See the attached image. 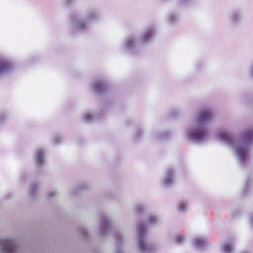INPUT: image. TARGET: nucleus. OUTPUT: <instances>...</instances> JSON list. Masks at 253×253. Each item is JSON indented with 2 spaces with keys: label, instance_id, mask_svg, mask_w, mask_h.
<instances>
[{
  "label": "nucleus",
  "instance_id": "nucleus-6",
  "mask_svg": "<svg viewBox=\"0 0 253 253\" xmlns=\"http://www.w3.org/2000/svg\"><path fill=\"white\" fill-rule=\"evenodd\" d=\"M10 68L9 63L0 60V74L5 73Z\"/></svg>",
  "mask_w": 253,
  "mask_h": 253
},
{
  "label": "nucleus",
  "instance_id": "nucleus-14",
  "mask_svg": "<svg viewBox=\"0 0 253 253\" xmlns=\"http://www.w3.org/2000/svg\"><path fill=\"white\" fill-rule=\"evenodd\" d=\"M177 207H178L179 211H183L185 209V208L186 207V205L184 203L180 202L178 203Z\"/></svg>",
  "mask_w": 253,
  "mask_h": 253
},
{
  "label": "nucleus",
  "instance_id": "nucleus-5",
  "mask_svg": "<svg viewBox=\"0 0 253 253\" xmlns=\"http://www.w3.org/2000/svg\"><path fill=\"white\" fill-rule=\"evenodd\" d=\"M237 152H238L240 159L244 161L247 156V150L246 147L243 146H240L236 148Z\"/></svg>",
  "mask_w": 253,
  "mask_h": 253
},
{
  "label": "nucleus",
  "instance_id": "nucleus-9",
  "mask_svg": "<svg viewBox=\"0 0 253 253\" xmlns=\"http://www.w3.org/2000/svg\"><path fill=\"white\" fill-rule=\"evenodd\" d=\"M243 138L245 140L250 141L253 139V130L246 131L244 135Z\"/></svg>",
  "mask_w": 253,
  "mask_h": 253
},
{
  "label": "nucleus",
  "instance_id": "nucleus-20",
  "mask_svg": "<svg viewBox=\"0 0 253 253\" xmlns=\"http://www.w3.org/2000/svg\"><path fill=\"white\" fill-rule=\"evenodd\" d=\"M85 26V24L84 23H82L81 24V27H82V28H84Z\"/></svg>",
  "mask_w": 253,
  "mask_h": 253
},
{
  "label": "nucleus",
  "instance_id": "nucleus-18",
  "mask_svg": "<svg viewBox=\"0 0 253 253\" xmlns=\"http://www.w3.org/2000/svg\"><path fill=\"white\" fill-rule=\"evenodd\" d=\"M91 116L89 115H86L85 116V118L86 120H89L91 118Z\"/></svg>",
  "mask_w": 253,
  "mask_h": 253
},
{
  "label": "nucleus",
  "instance_id": "nucleus-13",
  "mask_svg": "<svg viewBox=\"0 0 253 253\" xmlns=\"http://www.w3.org/2000/svg\"><path fill=\"white\" fill-rule=\"evenodd\" d=\"M195 243L197 246H202L204 244V242L202 239L198 238L195 240Z\"/></svg>",
  "mask_w": 253,
  "mask_h": 253
},
{
  "label": "nucleus",
  "instance_id": "nucleus-19",
  "mask_svg": "<svg viewBox=\"0 0 253 253\" xmlns=\"http://www.w3.org/2000/svg\"><path fill=\"white\" fill-rule=\"evenodd\" d=\"M141 211V208L140 207H137L136 208V211L137 212H139Z\"/></svg>",
  "mask_w": 253,
  "mask_h": 253
},
{
  "label": "nucleus",
  "instance_id": "nucleus-1",
  "mask_svg": "<svg viewBox=\"0 0 253 253\" xmlns=\"http://www.w3.org/2000/svg\"><path fill=\"white\" fill-rule=\"evenodd\" d=\"M207 132L204 130L203 126H200L199 128L194 130L190 135L194 140H200L203 139L207 135Z\"/></svg>",
  "mask_w": 253,
  "mask_h": 253
},
{
  "label": "nucleus",
  "instance_id": "nucleus-12",
  "mask_svg": "<svg viewBox=\"0 0 253 253\" xmlns=\"http://www.w3.org/2000/svg\"><path fill=\"white\" fill-rule=\"evenodd\" d=\"M220 138L221 139L224 140V141H227L229 139V135L228 134L226 133H222L220 134Z\"/></svg>",
  "mask_w": 253,
  "mask_h": 253
},
{
  "label": "nucleus",
  "instance_id": "nucleus-16",
  "mask_svg": "<svg viewBox=\"0 0 253 253\" xmlns=\"http://www.w3.org/2000/svg\"><path fill=\"white\" fill-rule=\"evenodd\" d=\"M156 221V218L154 217L151 216L149 218V221L150 223H153Z\"/></svg>",
  "mask_w": 253,
  "mask_h": 253
},
{
  "label": "nucleus",
  "instance_id": "nucleus-8",
  "mask_svg": "<svg viewBox=\"0 0 253 253\" xmlns=\"http://www.w3.org/2000/svg\"><path fill=\"white\" fill-rule=\"evenodd\" d=\"M139 246L140 250L143 252H147L150 250V247L146 244L144 241L141 238L139 241Z\"/></svg>",
  "mask_w": 253,
  "mask_h": 253
},
{
  "label": "nucleus",
  "instance_id": "nucleus-3",
  "mask_svg": "<svg viewBox=\"0 0 253 253\" xmlns=\"http://www.w3.org/2000/svg\"><path fill=\"white\" fill-rule=\"evenodd\" d=\"M212 117L211 113L208 110H202L198 116V122L203 124L209 120Z\"/></svg>",
  "mask_w": 253,
  "mask_h": 253
},
{
  "label": "nucleus",
  "instance_id": "nucleus-10",
  "mask_svg": "<svg viewBox=\"0 0 253 253\" xmlns=\"http://www.w3.org/2000/svg\"><path fill=\"white\" fill-rule=\"evenodd\" d=\"M232 250L231 245L230 244H225L223 246V251L225 253H230Z\"/></svg>",
  "mask_w": 253,
  "mask_h": 253
},
{
  "label": "nucleus",
  "instance_id": "nucleus-4",
  "mask_svg": "<svg viewBox=\"0 0 253 253\" xmlns=\"http://www.w3.org/2000/svg\"><path fill=\"white\" fill-rule=\"evenodd\" d=\"M173 180V172L171 169L168 170L164 180V183L166 185L170 184Z\"/></svg>",
  "mask_w": 253,
  "mask_h": 253
},
{
  "label": "nucleus",
  "instance_id": "nucleus-15",
  "mask_svg": "<svg viewBox=\"0 0 253 253\" xmlns=\"http://www.w3.org/2000/svg\"><path fill=\"white\" fill-rule=\"evenodd\" d=\"M175 242L177 243H180L183 241V238L180 235H177L175 237Z\"/></svg>",
  "mask_w": 253,
  "mask_h": 253
},
{
  "label": "nucleus",
  "instance_id": "nucleus-7",
  "mask_svg": "<svg viewBox=\"0 0 253 253\" xmlns=\"http://www.w3.org/2000/svg\"><path fill=\"white\" fill-rule=\"evenodd\" d=\"M43 152L40 150L37 152L36 155V161L39 166H41L43 164Z\"/></svg>",
  "mask_w": 253,
  "mask_h": 253
},
{
  "label": "nucleus",
  "instance_id": "nucleus-21",
  "mask_svg": "<svg viewBox=\"0 0 253 253\" xmlns=\"http://www.w3.org/2000/svg\"><path fill=\"white\" fill-rule=\"evenodd\" d=\"M138 228H139V230H141V226H139V227H138Z\"/></svg>",
  "mask_w": 253,
  "mask_h": 253
},
{
  "label": "nucleus",
  "instance_id": "nucleus-17",
  "mask_svg": "<svg viewBox=\"0 0 253 253\" xmlns=\"http://www.w3.org/2000/svg\"><path fill=\"white\" fill-rule=\"evenodd\" d=\"M151 35L150 33H147L144 38V41H146L148 38L151 37Z\"/></svg>",
  "mask_w": 253,
  "mask_h": 253
},
{
  "label": "nucleus",
  "instance_id": "nucleus-11",
  "mask_svg": "<svg viewBox=\"0 0 253 253\" xmlns=\"http://www.w3.org/2000/svg\"><path fill=\"white\" fill-rule=\"evenodd\" d=\"M95 88L98 90H101L102 88L105 87L104 84L102 82L96 83L94 85Z\"/></svg>",
  "mask_w": 253,
  "mask_h": 253
},
{
  "label": "nucleus",
  "instance_id": "nucleus-2",
  "mask_svg": "<svg viewBox=\"0 0 253 253\" xmlns=\"http://www.w3.org/2000/svg\"><path fill=\"white\" fill-rule=\"evenodd\" d=\"M0 245L4 246L3 251L5 253H11L14 251L15 245L11 240H1L0 241Z\"/></svg>",
  "mask_w": 253,
  "mask_h": 253
}]
</instances>
